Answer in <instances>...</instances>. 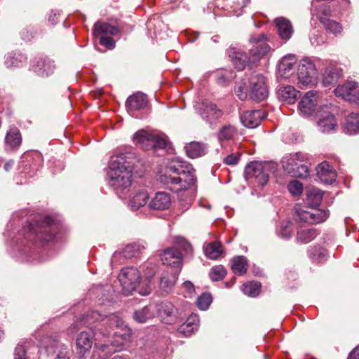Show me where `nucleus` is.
<instances>
[{
  "label": "nucleus",
  "instance_id": "nucleus-29",
  "mask_svg": "<svg viewBox=\"0 0 359 359\" xmlns=\"http://www.w3.org/2000/svg\"><path fill=\"white\" fill-rule=\"evenodd\" d=\"M118 32V27L107 22H97L94 25L93 34L96 38L102 36V34L116 35Z\"/></svg>",
  "mask_w": 359,
  "mask_h": 359
},
{
  "label": "nucleus",
  "instance_id": "nucleus-32",
  "mask_svg": "<svg viewBox=\"0 0 359 359\" xmlns=\"http://www.w3.org/2000/svg\"><path fill=\"white\" fill-rule=\"evenodd\" d=\"M319 234L314 228H302L297 231V241L301 243H309Z\"/></svg>",
  "mask_w": 359,
  "mask_h": 359
},
{
  "label": "nucleus",
  "instance_id": "nucleus-9",
  "mask_svg": "<svg viewBox=\"0 0 359 359\" xmlns=\"http://www.w3.org/2000/svg\"><path fill=\"white\" fill-rule=\"evenodd\" d=\"M252 48L249 52V60L254 65L261 58L266 56L270 51L271 48L266 43V38L264 34L253 35L250 39Z\"/></svg>",
  "mask_w": 359,
  "mask_h": 359
},
{
  "label": "nucleus",
  "instance_id": "nucleus-55",
  "mask_svg": "<svg viewBox=\"0 0 359 359\" xmlns=\"http://www.w3.org/2000/svg\"><path fill=\"white\" fill-rule=\"evenodd\" d=\"M99 43L100 45L105 46L109 50H112L115 48V41L110 36H100Z\"/></svg>",
  "mask_w": 359,
  "mask_h": 359
},
{
  "label": "nucleus",
  "instance_id": "nucleus-27",
  "mask_svg": "<svg viewBox=\"0 0 359 359\" xmlns=\"http://www.w3.org/2000/svg\"><path fill=\"white\" fill-rule=\"evenodd\" d=\"M179 271H165L160 278V287L165 292H169L174 287L178 278Z\"/></svg>",
  "mask_w": 359,
  "mask_h": 359
},
{
  "label": "nucleus",
  "instance_id": "nucleus-60",
  "mask_svg": "<svg viewBox=\"0 0 359 359\" xmlns=\"http://www.w3.org/2000/svg\"><path fill=\"white\" fill-rule=\"evenodd\" d=\"M348 359H359V346L349 353Z\"/></svg>",
  "mask_w": 359,
  "mask_h": 359
},
{
  "label": "nucleus",
  "instance_id": "nucleus-63",
  "mask_svg": "<svg viewBox=\"0 0 359 359\" xmlns=\"http://www.w3.org/2000/svg\"><path fill=\"white\" fill-rule=\"evenodd\" d=\"M154 273H155L154 267V266H151L150 271L148 273H146L145 276H146L147 278L149 279V278H151L154 276Z\"/></svg>",
  "mask_w": 359,
  "mask_h": 359
},
{
  "label": "nucleus",
  "instance_id": "nucleus-24",
  "mask_svg": "<svg viewBox=\"0 0 359 359\" xmlns=\"http://www.w3.org/2000/svg\"><path fill=\"white\" fill-rule=\"evenodd\" d=\"M275 23L281 39L284 40L290 39L293 33L291 22L285 18L280 17L276 19Z\"/></svg>",
  "mask_w": 359,
  "mask_h": 359
},
{
  "label": "nucleus",
  "instance_id": "nucleus-49",
  "mask_svg": "<svg viewBox=\"0 0 359 359\" xmlns=\"http://www.w3.org/2000/svg\"><path fill=\"white\" fill-rule=\"evenodd\" d=\"M323 196V193L320 190L313 189L308 194V200L310 204L317 206L320 204Z\"/></svg>",
  "mask_w": 359,
  "mask_h": 359
},
{
  "label": "nucleus",
  "instance_id": "nucleus-61",
  "mask_svg": "<svg viewBox=\"0 0 359 359\" xmlns=\"http://www.w3.org/2000/svg\"><path fill=\"white\" fill-rule=\"evenodd\" d=\"M183 285L184 287L186 288L189 293H191L194 291V285L191 282L186 281L184 283Z\"/></svg>",
  "mask_w": 359,
  "mask_h": 359
},
{
  "label": "nucleus",
  "instance_id": "nucleus-5",
  "mask_svg": "<svg viewBox=\"0 0 359 359\" xmlns=\"http://www.w3.org/2000/svg\"><path fill=\"white\" fill-rule=\"evenodd\" d=\"M277 170V165L273 162L252 161L245 168L246 179H255L261 187L266 185L269 179V175Z\"/></svg>",
  "mask_w": 359,
  "mask_h": 359
},
{
  "label": "nucleus",
  "instance_id": "nucleus-18",
  "mask_svg": "<svg viewBox=\"0 0 359 359\" xmlns=\"http://www.w3.org/2000/svg\"><path fill=\"white\" fill-rule=\"evenodd\" d=\"M149 103L147 95L142 92H137L130 95L126 102L128 111L140 110L145 108Z\"/></svg>",
  "mask_w": 359,
  "mask_h": 359
},
{
  "label": "nucleus",
  "instance_id": "nucleus-52",
  "mask_svg": "<svg viewBox=\"0 0 359 359\" xmlns=\"http://www.w3.org/2000/svg\"><path fill=\"white\" fill-rule=\"evenodd\" d=\"M153 140L150 143V147L154 149H165L167 147V140L158 135H154Z\"/></svg>",
  "mask_w": 359,
  "mask_h": 359
},
{
  "label": "nucleus",
  "instance_id": "nucleus-22",
  "mask_svg": "<svg viewBox=\"0 0 359 359\" xmlns=\"http://www.w3.org/2000/svg\"><path fill=\"white\" fill-rule=\"evenodd\" d=\"M198 316L197 314H191L187 318L186 322L178 327L177 332L186 337H190L198 330Z\"/></svg>",
  "mask_w": 359,
  "mask_h": 359
},
{
  "label": "nucleus",
  "instance_id": "nucleus-51",
  "mask_svg": "<svg viewBox=\"0 0 359 359\" xmlns=\"http://www.w3.org/2000/svg\"><path fill=\"white\" fill-rule=\"evenodd\" d=\"M212 302V297L208 293H203L198 297L196 304L201 310H206Z\"/></svg>",
  "mask_w": 359,
  "mask_h": 359
},
{
  "label": "nucleus",
  "instance_id": "nucleus-50",
  "mask_svg": "<svg viewBox=\"0 0 359 359\" xmlns=\"http://www.w3.org/2000/svg\"><path fill=\"white\" fill-rule=\"evenodd\" d=\"M142 249H144V247L137 243L128 245L123 250V254L127 257H136L141 252Z\"/></svg>",
  "mask_w": 359,
  "mask_h": 359
},
{
  "label": "nucleus",
  "instance_id": "nucleus-36",
  "mask_svg": "<svg viewBox=\"0 0 359 359\" xmlns=\"http://www.w3.org/2000/svg\"><path fill=\"white\" fill-rule=\"evenodd\" d=\"M223 253V248L219 242L213 241L209 243L205 248V255L212 259L219 258Z\"/></svg>",
  "mask_w": 359,
  "mask_h": 359
},
{
  "label": "nucleus",
  "instance_id": "nucleus-59",
  "mask_svg": "<svg viewBox=\"0 0 359 359\" xmlns=\"http://www.w3.org/2000/svg\"><path fill=\"white\" fill-rule=\"evenodd\" d=\"M330 15V10L329 8H323L318 12V18L320 21L321 17L328 18Z\"/></svg>",
  "mask_w": 359,
  "mask_h": 359
},
{
  "label": "nucleus",
  "instance_id": "nucleus-6",
  "mask_svg": "<svg viewBox=\"0 0 359 359\" xmlns=\"http://www.w3.org/2000/svg\"><path fill=\"white\" fill-rule=\"evenodd\" d=\"M306 155L302 152L291 154L283 158L282 166L291 177L306 178L309 175L308 166L304 164Z\"/></svg>",
  "mask_w": 359,
  "mask_h": 359
},
{
  "label": "nucleus",
  "instance_id": "nucleus-42",
  "mask_svg": "<svg viewBox=\"0 0 359 359\" xmlns=\"http://www.w3.org/2000/svg\"><path fill=\"white\" fill-rule=\"evenodd\" d=\"M320 22L323 25L327 31H329L334 34H337L341 32V25L339 22L332 20L329 18L321 17Z\"/></svg>",
  "mask_w": 359,
  "mask_h": 359
},
{
  "label": "nucleus",
  "instance_id": "nucleus-21",
  "mask_svg": "<svg viewBox=\"0 0 359 359\" xmlns=\"http://www.w3.org/2000/svg\"><path fill=\"white\" fill-rule=\"evenodd\" d=\"M342 76V69L334 65H329L325 70L323 79V86L329 87L335 84Z\"/></svg>",
  "mask_w": 359,
  "mask_h": 359
},
{
  "label": "nucleus",
  "instance_id": "nucleus-19",
  "mask_svg": "<svg viewBox=\"0 0 359 359\" xmlns=\"http://www.w3.org/2000/svg\"><path fill=\"white\" fill-rule=\"evenodd\" d=\"M93 344L92 334L83 331L77 337L76 340V352L80 358L85 355L91 349Z\"/></svg>",
  "mask_w": 359,
  "mask_h": 359
},
{
  "label": "nucleus",
  "instance_id": "nucleus-10",
  "mask_svg": "<svg viewBox=\"0 0 359 359\" xmlns=\"http://www.w3.org/2000/svg\"><path fill=\"white\" fill-rule=\"evenodd\" d=\"M140 279V271L135 267H126L121 271L118 275L119 282L126 295L135 290Z\"/></svg>",
  "mask_w": 359,
  "mask_h": 359
},
{
  "label": "nucleus",
  "instance_id": "nucleus-4",
  "mask_svg": "<svg viewBox=\"0 0 359 359\" xmlns=\"http://www.w3.org/2000/svg\"><path fill=\"white\" fill-rule=\"evenodd\" d=\"M192 248L189 243L183 238L180 239L175 246L164 250L161 254V261L163 264L173 268L172 271H180L183 260V252L189 253Z\"/></svg>",
  "mask_w": 359,
  "mask_h": 359
},
{
  "label": "nucleus",
  "instance_id": "nucleus-64",
  "mask_svg": "<svg viewBox=\"0 0 359 359\" xmlns=\"http://www.w3.org/2000/svg\"><path fill=\"white\" fill-rule=\"evenodd\" d=\"M13 161H10L5 163L4 168L5 170L8 171L13 167Z\"/></svg>",
  "mask_w": 359,
  "mask_h": 359
},
{
  "label": "nucleus",
  "instance_id": "nucleus-23",
  "mask_svg": "<svg viewBox=\"0 0 359 359\" xmlns=\"http://www.w3.org/2000/svg\"><path fill=\"white\" fill-rule=\"evenodd\" d=\"M171 198L169 194L161 191L155 194L149 203V207L155 210H165L169 208Z\"/></svg>",
  "mask_w": 359,
  "mask_h": 359
},
{
  "label": "nucleus",
  "instance_id": "nucleus-38",
  "mask_svg": "<svg viewBox=\"0 0 359 359\" xmlns=\"http://www.w3.org/2000/svg\"><path fill=\"white\" fill-rule=\"evenodd\" d=\"M231 269L234 273L243 275L247 272L248 264L245 257L238 256L232 259Z\"/></svg>",
  "mask_w": 359,
  "mask_h": 359
},
{
  "label": "nucleus",
  "instance_id": "nucleus-47",
  "mask_svg": "<svg viewBox=\"0 0 359 359\" xmlns=\"http://www.w3.org/2000/svg\"><path fill=\"white\" fill-rule=\"evenodd\" d=\"M154 135L144 130H140L134 135V139L140 144L145 147H150Z\"/></svg>",
  "mask_w": 359,
  "mask_h": 359
},
{
  "label": "nucleus",
  "instance_id": "nucleus-39",
  "mask_svg": "<svg viewBox=\"0 0 359 359\" xmlns=\"http://www.w3.org/2000/svg\"><path fill=\"white\" fill-rule=\"evenodd\" d=\"M234 67L238 71L245 69L248 64H252V61L249 60V56L245 53H236L232 58Z\"/></svg>",
  "mask_w": 359,
  "mask_h": 359
},
{
  "label": "nucleus",
  "instance_id": "nucleus-35",
  "mask_svg": "<svg viewBox=\"0 0 359 359\" xmlns=\"http://www.w3.org/2000/svg\"><path fill=\"white\" fill-rule=\"evenodd\" d=\"M238 135L237 128L232 125L223 126L219 130L217 137L219 142L233 140Z\"/></svg>",
  "mask_w": 359,
  "mask_h": 359
},
{
  "label": "nucleus",
  "instance_id": "nucleus-37",
  "mask_svg": "<svg viewBox=\"0 0 359 359\" xmlns=\"http://www.w3.org/2000/svg\"><path fill=\"white\" fill-rule=\"evenodd\" d=\"M5 141L13 149L18 147L22 142L20 130L17 128H11L6 135Z\"/></svg>",
  "mask_w": 359,
  "mask_h": 359
},
{
  "label": "nucleus",
  "instance_id": "nucleus-31",
  "mask_svg": "<svg viewBox=\"0 0 359 359\" xmlns=\"http://www.w3.org/2000/svg\"><path fill=\"white\" fill-rule=\"evenodd\" d=\"M158 311L159 316L164 320L169 322L170 320L168 318H170V320H172V318L176 317L177 310L172 303L169 302H163L160 304Z\"/></svg>",
  "mask_w": 359,
  "mask_h": 359
},
{
  "label": "nucleus",
  "instance_id": "nucleus-43",
  "mask_svg": "<svg viewBox=\"0 0 359 359\" xmlns=\"http://www.w3.org/2000/svg\"><path fill=\"white\" fill-rule=\"evenodd\" d=\"M153 313L149 306H144L142 309L136 311L133 314V318L140 323H144L147 320L152 318Z\"/></svg>",
  "mask_w": 359,
  "mask_h": 359
},
{
  "label": "nucleus",
  "instance_id": "nucleus-53",
  "mask_svg": "<svg viewBox=\"0 0 359 359\" xmlns=\"http://www.w3.org/2000/svg\"><path fill=\"white\" fill-rule=\"evenodd\" d=\"M288 190L293 196H299L303 191V184L297 180H292L288 184Z\"/></svg>",
  "mask_w": 359,
  "mask_h": 359
},
{
  "label": "nucleus",
  "instance_id": "nucleus-1",
  "mask_svg": "<svg viewBox=\"0 0 359 359\" xmlns=\"http://www.w3.org/2000/svg\"><path fill=\"white\" fill-rule=\"evenodd\" d=\"M196 176L193 166L178 158L172 159L159 175V182L176 193L196 189Z\"/></svg>",
  "mask_w": 359,
  "mask_h": 359
},
{
  "label": "nucleus",
  "instance_id": "nucleus-44",
  "mask_svg": "<svg viewBox=\"0 0 359 359\" xmlns=\"http://www.w3.org/2000/svg\"><path fill=\"white\" fill-rule=\"evenodd\" d=\"M261 284L258 282H250L243 285L242 290L250 297H256L259 294Z\"/></svg>",
  "mask_w": 359,
  "mask_h": 359
},
{
  "label": "nucleus",
  "instance_id": "nucleus-41",
  "mask_svg": "<svg viewBox=\"0 0 359 359\" xmlns=\"http://www.w3.org/2000/svg\"><path fill=\"white\" fill-rule=\"evenodd\" d=\"M122 332H116L114 334V339L111 341V345L116 348L115 351L121 349L130 337L128 331H121Z\"/></svg>",
  "mask_w": 359,
  "mask_h": 359
},
{
  "label": "nucleus",
  "instance_id": "nucleus-46",
  "mask_svg": "<svg viewBox=\"0 0 359 359\" xmlns=\"http://www.w3.org/2000/svg\"><path fill=\"white\" fill-rule=\"evenodd\" d=\"M102 325H108L109 327H119L123 325V320L114 313H111L109 316H104V318H102Z\"/></svg>",
  "mask_w": 359,
  "mask_h": 359
},
{
  "label": "nucleus",
  "instance_id": "nucleus-16",
  "mask_svg": "<svg viewBox=\"0 0 359 359\" xmlns=\"http://www.w3.org/2000/svg\"><path fill=\"white\" fill-rule=\"evenodd\" d=\"M264 117L265 113L262 110L246 111L240 115L241 123L249 128L257 127Z\"/></svg>",
  "mask_w": 359,
  "mask_h": 359
},
{
  "label": "nucleus",
  "instance_id": "nucleus-48",
  "mask_svg": "<svg viewBox=\"0 0 359 359\" xmlns=\"http://www.w3.org/2000/svg\"><path fill=\"white\" fill-rule=\"evenodd\" d=\"M226 270L223 266L219 265L211 269L209 276L212 280L218 281L224 278Z\"/></svg>",
  "mask_w": 359,
  "mask_h": 359
},
{
  "label": "nucleus",
  "instance_id": "nucleus-45",
  "mask_svg": "<svg viewBox=\"0 0 359 359\" xmlns=\"http://www.w3.org/2000/svg\"><path fill=\"white\" fill-rule=\"evenodd\" d=\"M53 348L56 353V359H69V349L68 346L60 343L59 341H54Z\"/></svg>",
  "mask_w": 359,
  "mask_h": 359
},
{
  "label": "nucleus",
  "instance_id": "nucleus-20",
  "mask_svg": "<svg viewBox=\"0 0 359 359\" xmlns=\"http://www.w3.org/2000/svg\"><path fill=\"white\" fill-rule=\"evenodd\" d=\"M317 175L326 184H332L336 178V172L327 161L322 162L316 168Z\"/></svg>",
  "mask_w": 359,
  "mask_h": 359
},
{
  "label": "nucleus",
  "instance_id": "nucleus-54",
  "mask_svg": "<svg viewBox=\"0 0 359 359\" xmlns=\"http://www.w3.org/2000/svg\"><path fill=\"white\" fill-rule=\"evenodd\" d=\"M241 156L240 152L230 154L224 158V163L228 165H235L238 163Z\"/></svg>",
  "mask_w": 359,
  "mask_h": 359
},
{
  "label": "nucleus",
  "instance_id": "nucleus-3",
  "mask_svg": "<svg viewBox=\"0 0 359 359\" xmlns=\"http://www.w3.org/2000/svg\"><path fill=\"white\" fill-rule=\"evenodd\" d=\"M57 230V224L52 217L37 215L28 226L27 238L36 244L44 245L54 238Z\"/></svg>",
  "mask_w": 359,
  "mask_h": 359
},
{
  "label": "nucleus",
  "instance_id": "nucleus-57",
  "mask_svg": "<svg viewBox=\"0 0 359 359\" xmlns=\"http://www.w3.org/2000/svg\"><path fill=\"white\" fill-rule=\"evenodd\" d=\"M245 83H240L235 90L237 96L241 100H244L247 97V93L245 91Z\"/></svg>",
  "mask_w": 359,
  "mask_h": 359
},
{
  "label": "nucleus",
  "instance_id": "nucleus-40",
  "mask_svg": "<svg viewBox=\"0 0 359 359\" xmlns=\"http://www.w3.org/2000/svg\"><path fill=\"white\" fill-rule=\"evenodd\" d=\"M309 257L316 262H322L326 260L327 251L319 245H314L309 250Z\"/></svg>",
  "mask_w": 359,
  "mask_h": 359
},
{
  "label": "nucleus",
  "instance_id": "nucleus-14",
  "mask_svg": "<svg viewBox=\"0 0 359 359\" xmlns=\"http://www.w3.org/2000/svg\"><path fill=\"white\" fill-rule=\"evenodd\" d=\"M335 95L353 103L359 104V86L354 81H348L334 90Z\"/></svg>",
  "mask_w": 359,
  "mask_h": 359
},
{
  "label": "nucleus",
  "instance_id": "nucleus-25",
  "mask_svg": "<svg viewBox=\"0 0 359 359\" xmlns=\"http://www.w3.org/2000/svg\"><path fill=\"white\" fill-rule=\"evenodd\" d=\"M297 59L294 55H288L282 58L278 65V71L281 76L287 78L291 74Z\"/></svg>",
  "mask_w": 359,
  "mask_h": 359
},
{
  "label": "nucleus",
  "instance_id": "nucleus-62",
  "mask_svg": "<svg viewBox=\"0 0 359 359\" xmlns=\"http://www.w3.org/2000/svg\"><path fill=\"white\" fill-rule=\"evenodd\" d=\"M5 64L8 67L15 65L14 58L12 57H7Z\"/></svg>",
  "mask_w": 359,
  "mask_h": 359
},
{
  "label": "nucleus",
  "instance_id": "nucleus-56",
  "mask_svg": "<svg viewBox=\"0 0 359 359\" xmlns=\"http://www.w3.org/2000/svg\"><path fill=\"white\" fill-rule=\"evenodd\" d=\"M14 359H27L26 351L22 345L18 344L14 351Z\"/></svg>",
  "mask_w": 359,
  "mask_h": 359
},
{
  "label": "nucleus",
  "instance_id": "nucleus-12",
  "mask_svg": "<svg viewBox=\"0 0 359 359\" xmlns=\"http://www.w3.org/2000/svg\"><path fill=\"white\" fill-rule=\"evenodd\" d=\"M250 98L261 102L265 100L269 95L266 86L265 78L261 74H253L250 79Z\"/></svg>",
  "mask_w": 359,
  "mask_h": 359
},
{
  "label": "nucleus",
  "instance_id": "nucleus-15",
  "mask_svg": "<svg viewBox=\"0 0 359 359\" xmlns=\"http://www.w3.org/2000/svg\"><path fill=\"white\" fill-rule=\"evenodd\" d=\"M198 111L203 119L210 124L219 119L223 115V111L209 100L203 101Z\"/></svg>",
  "mask_w": 359,
  "mask_h": 359
},
{
  "label": "nucleus",
  "instance_id": "nucleus-11",
  "mask_svg": "<svg viewBox=\"0 0 359 359\" xmlns=\"http://www.w3.org/2000/svg\"><path fill=\"white\" fill-rule=\"evenodd\" d=\"M102 318H104V315H102L97 311H90L87 312L81 318L79 322L74 323L72 328L76 330L80 329V325H84L92 330L94 334H96L97 332H100L103 335H106L108 332H104L102 331Z\"/></svg>",
  "mask_w": 359,
  "mask_h": 359
},
{
  "label": "nucleus",
  "instance_id": "nucleus-33",
  "mask_svg": "<svg viewBox=\"0 0 359 359\" xmlns=\"http://www.w3.org/2000/svg\"><path fill=\"white\" fill-rule=\"evenodd\" d=\"M318 126L322 133H330L334 130L337 126L335 117L330 113L325 116H321L318 122Z\"/></svg>",
  "mask_w": 359,
  "mask_h": 359
},
{
  "label": "nucleus",
  "instance_id": "nucleus-34",
  "mask_svg": "<svg viewBox=\"0 0 359 359\" xmlns=\"http://www.w3.org/2000/svg\"><path fill=\"white\" fill-rule=\"evenodd\" d=\"M344 130L351 135L359 133V114L351 113L346 117Z\"/></svg>",
  "mask_w": 359,
  "mask_h": 359
},
{
  "label": "nucleus",
  "instance_id": "nucleus-26",
  "mask_svg": "<svg viewBox=\"0 0 359 359\" xmlns=\"http://www.w3.org/2000/svg\"><path fill=\"white\" fill-rule=\"evenodd\" d=\"M298 91L293 86L280 87L277 92L278 99L287 104H293L297 100Z\"/></svg>",
  "mask_w": 359,
  "mask_h": 359
},
{
  "label": "nucleus",
  "instance_id": "nucleus-2",
  "mask_svg": "<svg viewBox=\"0 0 359 359\" xmlns=\"http://www.w3.org/2000/svg\"><path fill=\"white\" fill-rule=\"evenodd\" d=\"M135 154L130 151L112 156L107 172L109 182L116 190H123L131 185Z\"/></svg>",
  "mask_w": 359,
  "mask_h": 359
},
{
  "label": "nucleus",
  "instance_id": "nucleus-13",
  "mask_svg": "<svg viewBox=\"0 0 359 359\" xmlns=\"http://www.w3.org/2000/svg\"><path fill=\"white\" fill-rule=\"evenodd\" d=\"M318 98L317 91L311 90L307 92L299 103L300 112L306 116L320 113L317 109Z\"/></svg>",
  "mask_w": 359,
  "mask_h": 359
},
{
  "label": "nucleus",
  "instance_id": "nucleus-58",
  "mask_svg": "<svg viewBox=\"0 0 359 359\" xmlns=\"http://www.w3.org/2000/svg\"><path fill=\"white\" fill-rule=\"evenodd\" d=\"M291 224L290 222H287V224L282 227V229L280 231V236L281 237L284 238H289L291 237Z\"/></svg>",
  "mask_w": 359,
  "mask_h": 359
},
{
  "label": "nucleus",
  "instance_id": "nucleus-7",
  "mask_svg": "<svg viewBox=\"0 0 359 359\" xmlns=\"http://www.w3.org/2000/svg\"><path fill=\"white\" fill-rule=\"evenodd\" d=\"M298 84L301 88L312 86L318 81L316 66L309 59L302 60L298 67Z\"/></svg>",
  "mask_w": 359,
  "mask_h": 359
},
{
  "label": "nucleus",
  "instance_id": "nucleus-30",
  "mask_svg": "<svg viewBox=\"0 0 359 359\" xmlns=\"http://www.w3.org/2000/svg\"><path fill=\"white\" fill-rule=\"evenodd\" d=\"M149 198V194L145 190L136 191L132 196L129 205L133 210H137L147 204Z\"/></svg>",
  "mask_w": 359,
  "mask_h": 359
},
{
  "label": "nucleus",
  "instance_id": "nucleus-17",
  "mask_svg": "<svg viewBox=\"0 0 359 359\" xmlns=\"http://www.w3.org/2000/svg\"><path fill=\"white\" fill-rule=\"evenodd\" d=\"M55 69L54 61L47 57L39 58L32 66L33 71L41 77H47L52 74Z\"/></svg>",
  "mask_w": 359,
  "mask_h": 359
},
{
  "label": "nucleus",
  "instance_id": "nucleus-8",
  "mask_svg": "<svg viewBox=\"0 0 359 359\" xmlns=\"http://www.w3.org/2000/svg\"><path fill=\"white\" fill-rule=\"evenodd\" d=\"M294 210L297 220L311 224L323 222L329 216V213L322 209L296 205Z\"/></svg>",
  "mask_w": 359,
  "mask_h": 359
},
{
  "label": "nucleus",
  "instance_id": "nucleus-28",
  "mask_svg": "<svg viewBox=\"0 0 359 359\" xmlns=\"http://www.w3.org/2000/svg\"><path fill=\"white\" fill-rule=\"evenodd\" d=\"M184 149L187 156L191 158L201 157L207 152L205 144L199 142H191L187 144Z\"/></svg>",
  "mask_w": 359,
  "mask_h": 359
}]
</instances>
